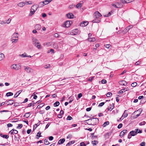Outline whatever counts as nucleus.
I'll use <instances>...</instances> for the list:
<instances>
[{"instance_id": "nucleus-1", "label": "nucleus", "mask_w": 146, "mask_h": 146, "mask_svg": "<svg viewBox=\"0 0 146 146\" xmlns=\"http://www.w3.org/2000/svg\"><path fill=\"white\" fill-rule=\"evenodd\" d=\"M32 44L38 49L41 48V45L39 40L35 37H33L31 38Z\"/></svg>"}, {"instance_id": "nucleus-2", "label": "nucleus", "mask_w": 146, "mask_h": 146, "mask_svg": "<svg viewBox=\"0 0 146 146\" xmlns=\"http://www.w3.org/2000/svg\"><path fill=\"white\" fill-rule=\"evenodd\" d=\"M85 121L87 122L86 123L89 125H95L98 123L99 119L97 118H93L90 119Z\"/></svg>"}, {"instance_id": "nucleus-3", "label": "nucleus", "mask_w": 146, "mask_h": 146, "mask_svg": "<svg viewBox=\"0 0 146 146\" xmlns=\"http://www.w3.org/2000/svg\"><path fill=\"white\" fill-rule=\"evenodd\" d=\"M94 18L95 19L92 20V22L94 23L100 22V21L97 19H98L100 17H101L102 16V15L98 11H96L94 13Z\"/></svg>"}, {"instance_id": "nucleus-4", "label": "nucleus", "mask_w": 146, "mask_h": 146, "mask_svg": "<svg viewBox=\"0 0 146 146\" xmlns=\"http://www.w3.org/2000/svg\"><path fill=\"white\" fill-rule=\"evenodd\" d=\"M21 66L19 64H12L10 66L11 69L17 71L20 69Z\"/></svg>"}, {"instance_id": "nucleus-5", "label": "nucleus", "mask_w": 146, "mask_h": 146, "mask_svg": "<svg viewBox=\"0 0 146 146\" xmlns=\"http://www.w3.org/2000/svg\"><path fill=\"white\" fill-rule=\"evenodd\" d=\"M142 132L141 130L138 129H136L134 130L131 131L129 132V134L131 135L132 136H134L136 135L137 133H141Z\"/></svg>"}, {"instance_id": "nucleus-6", "label": "nucleus", "mask_w": 146, "mask_h": 146, "mask_svg": "<svg viewBox=\"0 0 146 146\" xmlns=\"http://www.w3.org/2000/svg\"><path fill=\"white\" fill-rule=\"evenodd\" d=\"M24 70L27 73H31L33 72V70L30 67L24 66Z\"/></svg>"}, {"instance_id": "nucleus-7", "label": "nucleus", "mask_w": 146, "mask_h": 146, "mask_svg": "<svg viewBox=\"0 0 146 146\" xmlns=\"http://www.w3.org/2000/svg\"><path fill=\"white\" fill-rule=\"evenodd\" d=\"M79 30L78 29H75L72 30L71 32H70L68 33L69 35H75L78 34Z\"/></svg>"}, {"instance_id": "nucleus-8", "label": "nucleus", "mask_w": 146, "mask_h": 146, "mask_svg": "<svg viewBox=\"0 0 146 146\" xmlns=\"http://www.w3.org/2000/svg\"><path fill=\"white\" fill-rule=\"evenodd\" d=\"M72 23V22L70 21H67L62 26L64 27H70Z\"/></svg>"}, {"instance_id": "nucleus-9", "label": "nucleus", "mask_w": 146, "mask_h": 146, "mask_svg": "<svg viewBox=\"0 0 146 146\" xmlns=\"http://www.w3.org/2000/svg\"><path fill=\"white\" fill-rule=\"evenodd\" d=\"M140 111V110H138L135 111L134 112L133 114H137V115H136L134 117V118H136L139 116L140 114L141 113Z\"/></svg>"}, {"instance_id": "nucleus-10", "label": "nucleus", "mask_w": 146, "mask_h": 146, "mask_svg": "<svg viewBox=\"0 0 146 146\" xmlns=\"http://www.w3.org/2000/svg\"><path fill=\"white\" fill-rule=\"evenodd\" d=\"M66 17L69 19H73L74 17V15L71 13H69L66 15Z\"/></svg>"}, {"instance_id": "nucleus-11", "label": "nucleus", "mask_w": 146, "mask_h": 146, "mask_svg": "<svg viewBox=\"0 0 146 146\" xmlns=\"http://www.w3.org/2000/svg\"><path fill=\"white\" fill-rule=\"evenodd\" d=\"M49 2L47 0H46L43 2H41L39 3V4L41 5L42 6H44V5L47 4L49 3Z\"/></svg>"}, {"instance_id": "nucleus-12", "label": "nucleus", "mask_w": 146, "mask_h": 146, "mask_svg": "<svg viewBox=\"0 0 146 146\" xmlns=\"http://www.w3.org/2000/svg\"><path fill=\"white\" fill-rule=\"evenodd\" d=\"M135 0H121V2L123 3H129Z\"/></svg>"}, {"instance_id": "nucleus-13", "label": "nucleus", "mask_w": 146, "mask_h": 146, "mask_svg": "<svg viewBox=\"0 0 146 146\" xmlns=\"http://www.w3.org/2000/svg\"><path fill=\"white\" fill-rule=\"evenodd\" d=\"M88 23V22L87 21H83L80 24V26L82 27H84L87 26Z\"/></svg>"}, {"instance_id": "nucleus-14", "label": "nucleus", "mask_w": 146, "mask_h": 146, "mask_svg": "<svg viewBox=\"0 0 146 146\" xmlns=\"http://www.w3.org/2000/svg\"><path fill=\"white\" fill-rule=\"evenodd\" d=\"M127 132V130H124L121 131L120 133V136L121 137H123L125 133Z\"/></svg>"}, {"instance_id": "nucleus-15", "label": "nucleus", "mask_w": 146, "mask_h": 146, "mask_svg": "<svg viewBox=\"0 0 146 146\" xmlns=\"http://www.w3.org/2000/svg\"><path fill=\"white\" fill-rule=\"evenodd\" d=\"M133 26L132 25H129L123 31V32H125V33L127 32L129 30L133 28Z\"/></svg>"}, {"instance_id": "nucleus-16", "label": "nucleus", "mask_w": 146, "mask_h": 146, "mask_svg": "<svg viewBox=\"0 0 146 146\" xmlns=\"http://www.w3.org/2000/svg\"><path fill=\"white\" fill-rule=\"evenodd\" d=\"M119 83L120 85L123 86L126 85L127 84V82L124 80L119 81Z\"/></svg>"}, {"instance_id": "nucleus-17", "label": "nucleus", "mask_w": 146, "mask_h": 146, "mask_svg": "<svg viewBox=\"0 0 146 146\" xmlns=\"http://www.w3.org/2000/svg\"><path fill=\"white\" fill-rule=\"evenodd\" d=\"M25 5V4L24 2H21L18 3L17 5L20 7H22Z\"/></svg>"}, {"instance_id": "nucleus-18", "label": "nucleus", "mask_w": 146, "mask_h": 146, "mask_svg": "<svg viewBox=\"0 0 146 146\" xmlns=\"http://www.w3.org/2000/svg\"><path fill=\"white\" fill-rule=\"evenodd\" d=\"M41 28V25L38 24H36L35 26V28L37 30H40Z\"/></svg>"}, {"instance_id": "nucleus-19", "label": "nucleus", "mask_w": 146, "mask_h": 146, "mask_svg": "<svg viewBox=\"0 0 146 146\" xmlns=\"http://www.w3.org/2000/svg\"><path fill=\"white\" fill-rule=\"evenodd\" d=\"M65 139L64 138L60 139L58 141V143L60 145L63 143L65 141Z\"/></svg>"}, {"instance_id": "nucleus-20", "label": "nucleus", "mask_w": 146, "mask_h": 146, "mask_svg": "<svg viewBox=\"0 0 146 146\" xmlns=\"http://www.w3.org/2000/svg\"><path fill=\"white\" fill-rule=\"evenodd\" d=\"M18 131L16 130H14V129H12L11 130L9 131V133H11V134H17L18 133Z\"/></svg>"}, {"instance_id": "nucleus-21", "label": "nucleus", "mask_w": 146, "mask_h": 146, "mask_svg": "<svg viewBox=\"0 0 146 146\" xmlns=\"http://www.w3.org/2000/svg\"><path fill=\"white\" fill-rule=\"evenodd\" d=\"M18 33H15L13 34L11 38H18Z\"/></svg>"}, {"instance_id": "nucleus-22", "label": "nucleus", "mask_w": 146, "mask_h": 146, "mask_svg": "<svg viewBox=\"0 0 146 146\" xmlns=\"http://www.w3.org/2000/svg\"><path fill=\"white\" fill-rule=\"evenodd\" d=\"M38 8V6L37 5H33L31 8L32 9L35 10V11H36Z\"/></svg>"}, {"instance_id": "nucleus-23", "label": "nucleus", "mask_w": 146, "mask_h": 146, "mask_svg": "<svg viewBox=\"0 0 146 146\" xmlns=\"http://www.w3.org/2000/svg\"><path fill=\"white\" fill-rule=\"evenodd\" d=\"M5 58V56L3 54L0 52V61L2 60Z\"/></svg>"}, {"instance_id": "nucleus-24", "label": "nucleus", "mask_w": 146, "mask_h": 146, "mask_svg": "<svg viewBox=\"0 0 146 146\" xmlns=\"http://www.w3.org/2000/svg\"><path fill=\"white\" fill-rule=\"evenodd\" d=\"M13 100H9V101L7 102L6 103V104L7 105H10L13 104Z\"/></svg>"}, {"instance_id": "nucleus-25", "label": "nucleus", "mask_w": 146, "mask_h": 146, "mask_svg": "<svg viewBox=\"0 0 146 146\" xmlns=\"http://www.w3.org/2000/svg\"><path fill=\"white\" fill-rule=\"evenodd\" d=\"M114 107V105L113 104H112V105H111L110 107H108V110L111 111L113 109Z\"/></svg>"}, {"instance_id": "nucleus-26", "label": "nucleus", "mask_w": 146, "mask_h": 146, "mask_svg": "<svg viewBox=\"0 0 146 146\" xmlns=\"http://www.w3.org/2000/svg\"><path fill=\"white\" fill-rule=\"evenodd\" d=\"M22 91V90H19L15 94L14 97L17 98V97L20 94V93Z\"/></svg>"}, {"instance_id": "nucleus-27", "label": "nucleus", "mask_w": 146, "mask_h": 146, "mask_svg": "<svg viewBox=\"0 0 146 146\" xmlns=\"http://www.w3.org/2000/svg\"><path fill=\"white\" fill-rule=\"evenodd\" d=\"M82 5V3H78L76 5V7L77 8H79L81 7Z\"/></svg>"}, {"instance_id": "nucleus-28", "label": "nucleus", "mask_w": 146, "mask_h": 146, "mask_svg": "<svg viewBox=\"0 0 146 146\" xmlns=\"http://www.w3.org/2000/svg\"><path fill=\"white\" fill-rule=\"evenodd\" d=\"M88 40L90 42H94L96 40L95 38H89Z\"/></svg>"}, {"instance_id": "nucleus-29", "label": "nucleus", "mask_w": 146, "mask_h": 146, "mask_svg": "<svg viewBox=\"0 0 146 146\" xmlns=\"http://www.w3.org/2000/svg\"><path fill=\"white\" fill-rule=\"evenodd\" d=\"M11 40L12 41V42L13 43H15L17 42L18 41V39H14L12 38H11Z\"/></svg>"}, {"instance_id": "nucleus-30", "label": "nucleus", "mask_w": 146, "mask_h": 146, "mask_svg": "<svg viewBox=\"0 0 146 146\" xmlns=\"http://www.w3.org/2000/svg\"><path fill=\"white\" fill-rule=\"evenodd\" d=\"M116 4L117 5V8H119L121 7L122 6L121 3L119 2H116Z\"/></svg>"}, {"instance_id": "nucleus-31", "label": "nucleus", "mask_w": 146, "mask_h": 146, "mask_svg": "<svg viewBox=\"0 0 146 146\" xmlns=\"http://www.w3.org/2000/svg\"><path fill=\"white\" fill-rule=\"evenodd\" d=\"M1 137L5 138L6 139H7L9 138V136L7 135H2L1 134Z\"/></svg>"}, {"instance_id": "nucleus-32", "label": "nucleus", "mask_w": 146, "mask_h": 146, "mask_svg": "<svg viewBox=\"0 0 146 146\" xmlns=\"http://www.w3.org/2000/svg\"><path fill=\"white\" fill-rule=\"evenodd\" d=\"M19 56L24 57H27V55L26 53H24L22 54L19 55Z\"/></svg>"}, {"instance_id": "nucleus-33", "label": "nucleus", "mask_w": 146, "mask_h": 146, "mask_svg": "<svg viewBox=\"0 0 146 146\" xmlns=\"http://www.w3.org/2000/svg\"><path fill=\"white\" fill-rule=\"evenodd\" d=\"M41 134V133L40 132H39L36 135V139H38L39 137H41V136L40 135Z\"/></svg>"}, {"instance_id": "nucleus-34", "label": "nucleus", "mask_w": 146, "mask_h": 146, "mask_svg": "<svg viewBox=\"0 0 146 146\" xmlns=\"http://www.w3.org/2000/svg\"><path fill=\"white\" fill-rule=\"evenodd\" d=\"M109 122L108 121L105 122L104 123L103 125V126L104 127H105L107 125H109Z\"/></svg>"}, {"instance_id": "nucleus-35", "label": "nucleus", "mask_w": 146, "mask_h": 146, "mask_svg": "<svg viewBox=\"0 0 146 146\" xmlns=\"http://www.w3.org/2000/svg\"><path fill=\"white\" fill-rule=\"evenodd\" d=\"M13 95V93L11 92H8L6 94V96H11Z\"/></svg>"}, {"instance_id": "nucleus-36", "label": "nucleus", "mask_w": 146, "mask_h": 146, "mask_svg": "<svg viewBox=\"0 0 146 146\" xmlns=\"http://www.w3.org/2000/svg\"><path fill=\"white\" fill-rule=\"evenodd\" d=\"M60 104V103L58 102H56L54 104V106L56 107L58 106Z\"/></svg>"}, {"instance_id": "nucleus-37", "label": "nucleus", "mask_w": 146, "mask_h": 146, "mask_svg": "<svg viewBox=\"0 0 146 146\" xmlns=\"http://www.w3.org/2000/svg\"><path fill=\"white\" fill-rule=\"evenodd\" d=\"M40 124V121H39L37 123L35 124L34 125V127L36 128Z\"/></svg>"}, {"instance_id": "nucleus-38", "label": "nucleus", "mask_w": 146, "mask_h": 146, "mask_svg": "<svg viewBox=\"0 0 146 146\" xmlns=\"http://www.w3.org/2000/svg\"><path fill=\"white\" fill-rule=\"evenodd\" d=\"M137 84L136 82H134L131 84V86L132 87H135L137 86Z\"/></svg>"}, {"instance_id": "nucleus-39", "label": "nucleus", "mask_w": 146, "mask_h": 146, "mask_svg": "<svg viewBox=\"0 0 146 146\" xmlns=\"http://www.w3.org/2000/svg\"><path fill=\"white\" fill-rule=\"evenodd\" d=\"M92 143L93 145H96L98 143V141H92Z\"/></svg>"}, {"instance_id": "nucleus-40", "label": "nucleus", "mask_w": 146, "mask_h": 146, "mask_svg": "<svg viewBox=\"0 0 146 146\" xmlns=\"http://www.w3.org/2000/svg\"><path fill=\"white\" fill-rule=\"evenodd\" d=\"M29 113H26L25 115H24V116L26 117V118H28L30 116Z\"/></svg>"}, {"instance_id": "nucleus-41", "label": "nucleus", "mask_w": 146, "mask_h": 146, "mask_svg": "<svg viewBox=\"0 0 146 146\" xmlns=\"http://www.w3.org/2000/svg\"><path fill=\"white\" fill-rule=\"evenodd\" d=\"M112 95V94L111 92H108L106 95V96L107 97H109L111 96Z\"/></svg>"}, {"instance_id": "nucleus-42", "label": "nucleus", "mask_w": 146, "mask_h": 146, "mask_svg": "<svg viewBox=\"0 0 146 146\" xmlns=\"http://www.w3.org/2000/svg\"><path fill=\"white\" fill-rule=\"evenodd\" d=\"M25 5L26 4V5L31 4H32V2L31 1H26L25 2Z\"/></svg>"}, {"instance_id": "nucleus-43", "label": "nucleus", "mask_w": 146, "mask_h": 146, "mask_svg": "<svg viewBox=\"0 0 146 146\" xmlns=\"http://www.w3.org/2000/svg\"><path fill=\"white\" fill-rule=\"evenodd\" d=\"M35 13V12L31 11L30 12L29 14V16H31L33 15Z\"/></svg>"}, {"instance_id": "nucleus-44", "label": "nucleus", "mask_w": 146, "mask_h": 146, "mask_svg": "<svg viewBox=\"0 0 146 146\" xmlns=\"http://www.w3.org/2000/svg\"><path fill=\"white\" fill-rule=\"evenodd\" d=\"M145 123H146V122L145 121H143V122H142L140 123H139V125L141 126L142 125H145Z\"/></svg>"}, {"instance_id": "nucleus-45", "label": "nucleus", "mask_w": 146, "mask_h": 146, "mask_svg": "<svg viewBox=\"0 0 146 146\" xmlns=\"http://www.w3.org/2000/svg\"><path fill=\"white\" fill-rule=\"evenodd\" d=\"M49 144V142L47 140H46L45 139L44 141V144L47 145Z\"/></svg>"}, {"instance_id": "nucleus-46", "label": "nucleus", "mask_w": 146, "mask_h": 146, "mask_svg": "<svg viewBox=\"0 0 146 146\" xmlns=\"http://www.w3.org/2000/svg\"><path fill=\"white\" fill-rule=\"evenodd\" d=\"M23 127V125L22 124H18V126L17 127V128L19 129H21Z\"/></svg>"}, {"instance_id": "nucleus-47", "label": "nucleus", "mask_w": 146, "mask_h": 146, "mask_svg": "<svg viewBox=\"0 0 146 146\" xmlns=\"http://www.w3.org/2000/svg\"><path fill=\"white\" fill-rule=\"evenodd\" d=\"M80 146H86V145L84 142H82L80 143Z\"/></svg>"}, {"instance_id": "nucleus-48", "label": "nucleus", "mask_w": 146, "mask_h": 146, "mask_svg": "<svg viewBox=\"0 0 146 146\" xmlns=\"http://www.w3.org/2000/svg\"><path fill=\"white\" fill-rule=\"evenodd\" d=\"M101 82L102 83L104 84L106 83L107 82L106 80L105 79H103L101 81Z\"/></svg>"}, {"instance_id": "nucleus-49", "label": "nucleus", "mask_w": 146, "mask_h": 146, "mask_svg": "<svg viewBox=\"0 0 146 146\" xmlns=\"http://www.w3.org/2000/svg\"><path fill=\"white\" fill-rule=\"evenodd\" d=\"M125 91H124V90H123V89L121 90L118 93L119 94H122L123 92H124Z\"/></svg>"}, {"instance_id": "nucleus-50", "label": "nucleus", "mask_w": 146, "mask_h": 146, "mask_svg": "<svg viewBox=\"0 0 146 146\" xmlns=\"http://www.w3.org/2000/svg\"><path fill=\"white\" fill-rule=\"evenodd\" d=\"M125 112H124V113L123 115V116L124 117H126L127 116V115H128V114H127V113H125Z\"/></svg>"}, {"instance_id": "nucleus-51", "label": "nucleus", "mask_w": 146, "mask_h": 146, "mask_svg": "<svg viewBox=\"0 0 146 146\" xmlns=\"http://www.w3.org/2000/svg\"><path fill=\"white\" fill-rule=\"evenodd\" d=\"M72 117L70 115L68 116L67 118V119L68 120H70L72 119Z\"/></svg>"}, {"instance_id": "nucleus-52", "label": "nucleus", "mask_w": 146, "mask_h": 146, "mask_svg": "<svg viewBox=\"0 0 146 146\" xmlns=\"http://www.w3.org/2000/svg\"><path fill=\"white\" fill-rule=\"evenodd\" d=\"M123 125L122 123H120L118 126L117 127L119 129L121 128L122 127Z\"/></svg>"}, {"instance_id": "nucleus-53", "label": "nucleus", "mask_w": 146, "mask_h": 146, "mask_svg": "<svg viewBox=\"0 0 146 146\" xmlns=\"http://www.w3.org/2000/svg\"><path fill=\"white\" fill-rule=\"evenodd\" d=\"M50 64H47L44 66V68H50Z\"/></svg>"}, {"instance_id": "nucleus-54", "label": "nucleus", "mask_w": 146, "mask_h": 146, "mask_svg": "<svg viewBox=\"0 0 146 146\" xmlns=\"http://www.w3.org/2000/svg\"><path fill=\"white\" fill-rule=\"evenodd\" d=\"M94 78V76L90 77L89 79L88 80V81H90V82L92 81L93 79Z\"/></svg>"}, {"instance_id": "nucleus-55", "label": "nucleus", "mask_w": 146, "mask_h": 146, "mask_svg": "<svg viewBox=\"0 0 146 146\" xmlns=\"http://www.w3.org/2000/svg\"><path fill=\"white\" fill-rule=\"evenodd\" d=\"M50 52H52V53H54V50L52 49H50L49 50H48V53H49Z\"/></svg>"}, {"instance_id": "nucleus-56", "label": "nucleus", "mask_w": 146, "mask_h": 146, "mask_svg": "<svg viewBox=\"0 0 146 146\" xmlns=\"http://www.w3.org/2000/svg\"><path fill=\"white\" fill-rule=\"evenodd\" d=\"M111 5L113 6H114L115 7V8H117V5L116 4V3H115V4H113V3H112L111 4Z\"/></svg>"}, {"instance_id": "nucleus-57", "label": "nucleus", "mask_w": 146, "mask_h": 146, "mask_svg": "<svg viewBox=\"0 0 146 146\" xmlns=\"http://www.w3.org/2000/svg\"><path fill=\"white\" fill-rule=\"evenodd\" d=\"M110 46L109 44H107L105 45V47L107 48H109Z\"/></svg>"}, {"instance_id": "nucleus-58", "label": "nucleus", "mask_w": 146, "mask_h": 146, "mask_svg": "<svg viewBox=\"0 0 146 146\" xmlns=\"http://www.w3.org/2000/svg\"><path fill=\"white\" fill-rule=\"evenodd\" d=\"M111 14L110 12H109L107 15H105L104 16L105 17H108L110 16L111 15Z\"/></svg>"}, {"instance_id": "nucleus-59", "label": "nucleus", "mask_w": 146, "mask_h": 146, "mask_svg": "<svg viewBox=\"0 0 146 146\" xmlns=\"http://www.w3.org/2000/svg\"><path fill=\"white\" fill-rule=\"evenodd\" d=\"M54 36L56 38H58L59 37V35L57 33H55L54 35Z\"/></svg>"}, {"instance_id": "nucleus-60", "label": "nucleus", "mask_w": 146, "mask_h": 146, "mask_svg": "<svg viewBox=\"0 0 146 146\" xmlns=\"http://www.w3.org/2000/svg\"><path fill=\"white\" fill-rule=\"evenodd\" d=\"M140 64V61H137L135 63V64L136 65H138Z\"/></svg>"}, {"instance_id": "nucleus-61", "label": "nucleus", "mask_w": 146, "mask_h": 146, "mask_svg": "<svg viewBox=\"0 0 146 146\" xmlns=\"http://www.w3.org/2000/svg\"><path fill=\"white\" fill-rule=\"evenodd\" d=\"M42 17H43L44 18L46 16V15L44 13H43L42 14Z\"/></svg>"}, {"instance_id": "nucleus-62", "label": "nucleus", "mask_w": 146, "mask_h": 146, "mask_svg": "<svg viewBox=\"0 0 146 146\" xmlns=\"http://www.w3.org/2000/svg\"><path fill=\"white\" fill-rule=\"evenodd\" d=\"M7 126L8 127H10L12 126L13 125L11 123H9L7 124Z\"/></svg>"}, {"instance_id": "nucleus-63", "label": "nucleus", "mask_w": 146, "mask_h": 146, "mask_svg": "<svg viewBox=\"0 0 146 146\" xmlns=\"http://www.w3.org/2000/svg\"><path fill=\"white\" fill-rule=\"evenodd\" d=\"M140 145L141 146H144L145 145V142H142L141 144Z\"/></svg>"}, {"instance_id": "nucleus-64", "label": "nucleus", "mask_w": 146, "mask_h": 146, "mask_svg": "<svg viewBox=\"0 0 146 146\" xmlns=\"http://www.w3.org/2000/svg\"><path fill=\"white\" fill-rule=\"evenodd\" d=\"M53 137L52 136H51L49 137V139L50 140H52L53 139Z\"/></svg>"}]
</instances>
